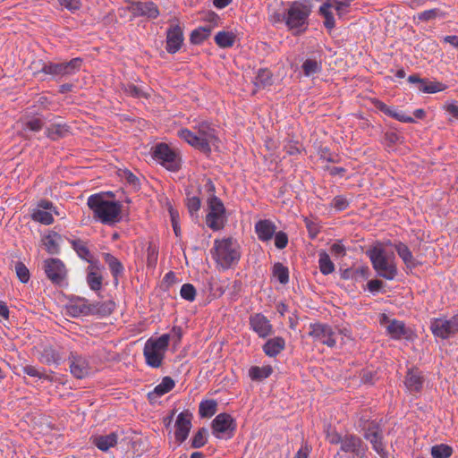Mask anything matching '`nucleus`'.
I'll list each match as a JSON object with an SVG mask.
<instances>
[{
  "instance_id": "nucleus-57",
  "label": "nucleus",
  "mask_w": 458,
  "mask_h": 458,
  "mask_svg": "<svg viewBox=\"0 0 458 458\" xmlns=\"http://www.w3.org/2000/svg\"><path fill=\"white\" fill-rule=\"evenodd\" d=\"M196 289L191 284H184L181 287V297L188 301H193L196 298Z\"/></svg>"
},
{
  "instance_id": "nucleus-14",
  "label": "nucleus",
  "mask_w": 458,
  "mask_h": 458,
  "mask_svg": "<svg viewBox=\"0 0 458 458\" xmlns=\"http://www.w3.org/2000/svg\"><path fill=\"white\" fill-rule=\"evenodd\" d=\"M64 352L61 346L46 345L40 352L39 360L46 365L59 366L64 361Z\"/></svg>"
},
{
  "instance_id": "nucleus-23",
  "label": "nucleus",
  "mask_w": 458,
  "mask_h": 458,
  "mask_svg": "<svg viewBox=\"0 0 458 458\" xmlns=\"http://www.w3.org/2000/svg\"><path fill=\"white\" fill-rule=\"evenodd\" d=\"M374 106L384 113L385 114L393 117L400 122L403 123H414V119L411 116H408L403 113H399L395 110H393L390 106L386 105L384 102L380 100L374 101Z\"/></svg>"
},
{
  "instance_id": "nucleus-43",
  "label": "nucleus",
  "mask_w": 458,
  "mask_h": 458,
  "mask_svg": "<svg viewBox=\"0 0 458 458\" xmlns=\"http://www.w3.org/2000/svg\"><path fill=\"white\" fill-rule=\"evenodd\" d=\"M207 225L214 231H218L224 227V216L209 212L206 216Z\"/></svg>"
},
{
  "instance_id": "nucleus-26",
  "label": "nucleus",
  "mask_w": 458,
  "mask_h": 458,
  "mask_svg": "<svg viewBox=\"0 0 458 458\" xmlns=\"http://www.w3.org/2000/svg\"><path fill=\"white\" fill-rule=\"evenodd\" d=\"M364 438L372 445L373 450L381 457V458H389L388 452L386 449V445L384 443V436L383 434H372L364 436Z\"/></svg>"
},
{
  "instance_id": "nucleus-28",
  "label": "nucleus",
  "mask_w": 458,
  "mask_h": 458,
  "mask_svg": "<svg viewBox=\"0 0 458 458\" xmlns=\"http://www.w3.org/2000/svg\"><path fill=\"white\" fill-rule=\"evenodd\" d=\"M70 127L65 123H53L46 129V136L52 140H58L69 133Z\"/></svg>"
},
{
  "instance_id": "nucleus-25",
  "label": "nucleus",
  "mask_w": 458,
  "mask_h": 458,
  "mask_svg": "<svg viewBox=\"0 0 458 458\" xmlns=\"http://www.w3.org/2000/svg\"><path fill=\"white\" fill-rule=\"evenodd\" d=\"M62 241V236L55 231H51L47 235H45L42 239L43 244L46 247L47 251L51 254H58L60 252L59 243Z\"/></svg>"
},
{
  "instance_id": "nucleus-44",
  "label": "nucleus",
  "mask_w": 458,
  "mask_h": 458,
  "mask_svg": "<svg viewBox=\"0 0 458 458\" xmlns=\"http://www.w3.org/2000/svg\"><path fill=\"white\" fill-rule=\"evenodd\" d=\"M319 269L323 275H329L335 270V265L331 261L329 255L323 251L319 254Z\"/></svg>"
},
{
  "instance_id": "nucleus-24",
  "label": "nucleus",
  "mask_w": 458,
  "mask_h": 458,
  "mask_svg": "<svg viewBox=\"0 0 458 458\" xmlns=\"http://www.w3.org/2000/svg\"><path fill=\"white\" fill-rule=\"evenodd\" d=\"M285 347V341L281 336L271 338L263 345L264 352L269 357H276Z\"/></svg>"
},
{
  "instance_id": "nucleus-60",
  "label": "nucleus",
  "mask_w": 458,
  "mask_h": 458,
  "mask_svg": "<svg viewBox=\"0 0 458 458\" xmlns=\"http://www.w3.org/2000/svg\"><path fill=\"white\" fill-rule=\"evenodd\" d=\"M191 146L205 154H209L211 152L210 142L208 141V139H205L198 134Z\"/></svg>"
},
{
  "instance_id": "nucleus-40",
  "label": "nucleus",
  "mask_w": 458,
  "mask_h": 458,
  "mask_svg": "<svg viewBox=\"0 0 458 458\" xmlns=\"http://www.w3.org/2000/svg\"><path fill=\"white\" fill-rule=\"evenodd\" d=\"M273 276L282 284H286L289 282V270L288 267L284 266L280 262H276L273 266L272 269Z\"/></svg>"
},
{
  "instance_id": "nucleus-38",
  "label": "nucleus",
  "mask_w": 458,
  "mask_h": 458,
  "mask_svg": "<svg viewBox=\"0 0 458 458\" xmlns=\"http://www.w3.org/2000/svg\"><path fill=\"white\" fill-rule=\"evenodd\" d=\"M210 33L211 27H199L191 31L190 36L191 43L199 45L210 36Z\"/></svg>"
},
{
  "instance_id": "nucleus-7",
  "label": "nucleus",
  "mask_w": 458,
  "mask_h": 458,
  "mask_svg": "<svg viewBox=\"0 0 458 458\" xmlns=\"http://www.w3.org/2000/svg\"><path fill=\"white\" fill-rule=\"evenodd\" d=\"M310 12V7L307 4L298 1L293 2L287 11L285 24L290 30L300 29L307 24Z\"/></svg>"
},
{
  "instance_id": "nucleus-22",
  "label": "nucleus",
  "mask_w": 458,
  "mask_h": 458,
  "mask_svg": "<svg viewBox=\"0 0 458 458\" xmlns=\"http://www.w3.org/2000/svg\"><path fill=\"white\" fill-rule=\"evenodd\" d=\"M175 384L172 377H165L162 379V382L158 384L152 392H149L148 394V398L149 402H154L155 399L158 396H162L168 392H170L174 387Z\"/></svg>"
},
{
  "instance_id": "nucleus-55",
  "label": "nucleus",
  "mask_w": 458,
  "mask_h": 458,
  "mask_svg": "<svg viewBox=\"0 0 458 458\" xmlns=\"http://www.w3.org/2000/svg\"><path fill=\"white\" fill-rule=\"evenodd\" d=\"M158 250L156 245L149 242L147 249V266L148 267H155L157 263Z\"/></svg>"
},
{
  "instance_id": "nucleus-4",
  "label": "nucleus",
  "mask_w": 458,
  "mask_h": 458,
  "mask_svg": "<svg viewBox=\"0 0 458 458\" xmlns=\"http://www.w3.org/2000/svg\"><path fill=\"white\" fill-rule=\"evenodd\" d=\"M368 254L373 268L379 276L387 280H392L395 277L397 268L394 264L389 261V257L382 248L374 247L369 250Z\"/></svg>"
},
{
  "instance_id": "nucleus-64",
  "label": "nucleus",
  "mask_w": 458,
  "mask_h": 458,
  "mask_svg": "<svg viewBox=\"0 0 458 458\" xmlns=\"http://www.w3.org/2000/svg\"><path fill=\"white\" fill-rule=\"evenodd\" d=\"M330 253L336 259L343 258L346 255L345 247L341 242H334L330 247Z\"/></svg>"
},
{
  "instance_id": "nucleus-11",
  "label": "nucleus",
  "mask_w": 458,
  "mask_h": 458,
  "mask_svg": "<svg viewBox=\"0 0 458 458\" xmlns=\"http://www.w3.org/2000/svg\"><path fill=\"white\" fill-rule=\"evenodd\" d=\"M368 447L363 440L353 434H346L341 445V451L344 453H352L353 455L364 458L366 456Z\"/></svg>"
},
{
  "instance_id": "nucleus-56",
  "label": "nucleus",
  "mask_w": 458,
  "mask_h": 458,
  "mask_svg": "<svg viewBox=\"0 0 458 458\" xmlns=\"http://www.w3.org/2000/svg\"><path fill=\"white\" fill-rule=\"evenodd\" d=\"M186 206L191 216H194L200 208V199L197 196L190 197V193L188 192Z\"/></svg>"
},
{
  "instance_id": "nucleus-36",
  "label": "nucleus",
  "mask_w": 458,
  "mask_h": 458,
  "mask_svg": "<svg viewBox=\"0 0 458 458\" xmlns=\"http://www.w3.org/2000/svg\"><path fill=\"white\" fill-rule=\"evenodd\" d=\"M387 333L395 339H400L406 335L403 322L393 319L386 327Z\"/></svg>"
},
{
  "instance_id": "nucleus-30",
  "label": "nucleus",
  "mask_w": 458,
  "mask_h": 458,
  "mask_svg": "<svg viewBox=\"0 0 458 458\" xmlns=\"http://www.w3.org/2000/svg\"><path fill=\"white\" fill-rule=\"evenodd\" d=\"M394 249H395L397 254L399 255V257L403 259V263L408 267H416V263H415L413 255L405 243H403L402 242H398L394 243Z\"/></svg>"
},
{
  "instance_id": "nucleus-46",
  "label": "nucleus",
  "mask_w": 458,
  "mask_h": 458,
  "mask_svg": "<svg viewBox=\"0 0 458 458\" xmlns=\"http://www.w3.org/2000/svg\"><path fill=\"white\" fill-rule=\"evenodd\" d=\"M102 276L91 268L87 275V283L91 290L98 291L102 286Z\"/></svg>"
},
{
  "instance_id": "nucleus-10",
  "label": "nucleus",
  "mask_w": 458,
  "mask_h": 458,
  "mask_svg": "<svg viewBox=\"0 0 458 458\" xmlns=\"http://www.w3.org/2000/svg\"><path fill=\"white\" fill-rule=\"evenodd\" d=\"M44 271L47 278L55 284H62L67 276L64 262L59 259H47L44 261Z\"/></svg>"
},
{
  "instance_id": "nucleus-45",
  "label": "nucleus",
  "mask_w": 458,
  "mask_h": 458,
  "mask_svg": "<svg viewBox=\"0 0 458 458\" xmlns=\"http://www.w3.org/2000/svg\"><path fill=\"white\" fill-rule=\"evenodd\" d=\"M453 454V449L447 445H437L431 448L433 458H449Z\"/></svg>"
},
{
  "instance_id": "nucleus-6",
  "label": "nucleus",
  "mask_w": 458,
  "mask_h": 458,
  "mask_svg": "<svg viewBox=\"0 0 458 458\" xmlns=\"http://www.w3.org/2000/svg\"><path fill=\"white\" fill-rule=\"evenodd\" d=\"M82 62L81 58L76 57L64 63L43 64L39 72L52 76L72 75L80 71Z\"/></svg>"
},
{
  "instance_id": "nucleus-31",
  "label": "nucleus",
  "mask_w": 458,
  "mask_h": 458,
  "mask_svg": "<svg viewBox=\"0 0 458 458\" xmlns=\"http://www.w3.org/2000/svg\"><path fill=\"white\" fill-rule=\"evenodd\" d=\"M91 304V315H98L101 317L109 316L115 308L114 301L108 300L103 302H95Z\"/></svg>"
},
{
  "instance_id": "nucleus-16",
  "label": "nucleus",
  "mask_w": 458,
  "mask_h": 458,
  "mask_svg": "<svg viewBox=\"0 0 458 458\" xmlns=\"http://www.w3.org/2000/svg\"><path fill=\"white\" fill-rule=\"evenodd\" d=\"M235 422L233 417L228 413L218 414L212 421L213 433L220 437V433H233L235 429Z\"/></svg>"
},
{
  "instance_id": "nucleus-52",
  "label": "nucleus",
  "mask_w": 458,
  "mask_h": 458,
  "mask_svg": "<svg viewBox=\"0 0 458 458\" xmlns=\"http://www.w3.org/2000/svg\"><path fill=\"white\" fill-rule=\"evenodd\" d=\"M22 371L30 377H35L38 378L46 379L49 382L54 381V377L51 375L46 374L44 372H40L34 366L31 365H26L22 368Z\"/></svg>"
},
{
  "instance_id": "nucleus-8",
  "label": "nucleus",
  "mask_w": 458,
  "mask_h": 458,
  "mask_svg": "<svg viewBox=\"0 0 458 458\" xmlns=\"http://www.w3.org/2000/svg\"><path fill=\"white\" fill-rule=\"evenodd\" d=\"M184 41L183 29L178 20H171L170 26L166 30V47L165 49L169 54L178 52Z\"/></svg>"
},
{
  "instance_id": "nucleus-49",
  "label": "nucleus",
  "mask_w": 458,
  "mask_h": 458,
  "mask_svg": "<svg viewBox=\"0 0 458 458\" xmlns=\"http://www.w3.org/2000/svg\"><path fill=\"white\" fill-rule=\"evenodd\" d=\"M445 17V13L437 8L430 9L418 13V19L422 21H428L437 18Z\"/></svg>"
},
{
  "instance_id": "nucleus-48",
  "label": "nucleus",
  "mask_w": 458,
  "mask_h": 458,
  "mask_svg": "<svg viewBox=\"0 0 458 458\" xmlns=\"http://www.w3.org/2000/svg\"><path fill=\"white\" fill-rule=\"evenodd\" d=\"M445 85L438 81H428L426 79V82L422 87H419V90L424 93H437L445 89Z\"/></svg>"
},
{
  "instance_id": "nucleus-61",
  "label": "nucleus",
  "mask_w": 458,
  "mask_h": 458,
  "mask_svg": "<svg viewBox=\"0 0 458 458\" xmlns=\"http://www.w3.org/2000/svg\"><path fill=\"white\" fill-rule=\"evenodd\" d=\"M363 437L367 435H372V434H383V429L380 425V423L377 420H371L369 425L366 426V428L363 430Z\"/></svg>"
},
{
  "instance_id": "nucleus-5",
  "label": "nucleus",
  "mask_w": 458,
  "mask_h": 458,
  "mask_svg": "<svg viewBox=\"0 0 458 458\" xmlns=\"http://www.w3.org/2000/svg\"><path fill=\"white\" fill-rule=\"evenodd\" d=\"M153 158L158 161L164 167L172 172L181 169V157L166 143H157L151 148Z\"/></svg>"
},
{
  "instance_id": "nucleus-59",
  "label": "nucleus",
  "mask_w": 458,
  "mask_h": 458,
  "mask_svg": "<svg viewBox=\"0 0 458 458\" xmlns=\"http://www.w3.org/2000/svg\"><path fill=\"white\" fill-rule=\"evenodd\" d=\"M15 272L19 280L25 284L30 280V275L27 267L21 261L15 264Z\"/></svg>"
},
{
  "instance_id": "nucleus-63",
  "label": "nucleus",
  "mask_w": 458,
  "mask_h": 458,
  "mask_svg": "<svg viewBox=\"0 0 458 458\" xmlns=\"http://www.w3.org/2000/svg\"><path fill=\"white\" fill-rule=\"evenodd\" d=\"M327 440L332 445H338L343 443L344 437H342L338 432L335 429L327 428L326 434Z\"/></svg>"
},
{
  "instance_id": "nucleus-32",
  "label": "nucleus",
  "mask_w": 458,
  "mask_h": 458,
  "mask_svg": "<svg viewBox=\"0 0 458 458\" xmlns=\"http://www.w3.org/2000/svg\"><path fill=\"white\" fill-rule=\"evenodd\" d=\"M431 328L435 335L443 339H446L450 336V335L454 334L453 329L451 328V324H449V319L436 320L432 324Z\"/></svg>"
},
{
  "instance_id": "nucleus-20",
  "label": "nucleus",
  "mask_w": 458,
  "mask_h": 458,
  "mask_svg": "<svg viewBox=\"0 0 458 458\" xmlns=\"http://www.w3.org/2000/svg\"><path fill=\"white\" fill-rule=\"evenodd\" d=\"M103 259H104L105 262L107 264V266L110 269V272L114 277V284L115 285H117L118 281H119V279H118L119 276H123V270H124L123 265L118 259H116L114 256H113L110 253H104Z\"/></svg>"
},
{
  "instance_id": "nucleus-53",
  "label": "nucleus",
  "mask_w": 458,
  "mask_h": 458,
  "mask_svg": "<svg viewBox=\"0 0 458 458\" xmlns=\"http://www.w3.org/2000/svg\"><path fill=\"white\" fill-rule=\"evenodd\" d=\"M32 219L47 225H51L54 222V218L51 213L39 209L34 211L32 214Z\"/></svg>"
},
{
  "instance_id": "nucleus-34",
  "label": "nucleus",
  "mask_w": 458,
  "mask_h": 458,
  "mask_svg": "<svg viewBox=\"0 0 458 458\" xmlns=\"http://www.w3.org/2000/svg\"><path fill=\"white\" fill-rule=\"evenodd\" d=\"M236 36L232 31H219L215 36L216 44L221 48H227L233 46Z\"/></svg>"
},
{
  "instance_id": "nucleus-12",
  "label": "nucleus",
  "mask_w": 458,
  "mask_h": 458,
  "mask_svg": "<svg viewBox=\"0 0 458 458\" xmlns=\"http://www.w3.org/2000/svg\"><path fill=\"white\" fill-rule=\"evenodd\" d=\"M71 374L81 379L89 374L90 367L87 359L75 352H71L68 357Z\"/></svg>"
},
{
  "instance_id": "nucleus-62",
  "label": "nucleus",
  "mask_w": 458,
  "mask_h": 458,
  "mask_svg": "<svg viewBox=\"0 0 458 458\" xmlns=\"http://www.w3.org/2000/svg\"><path fill=\"white\" fill-rule=\"evenodd\" d=\"M275 235V245L277 249L283 250L288 244V235L286 233L280 231L276 232Z\"/></svg>"
},
{
  "instance_id": "nucleus-9",
  "label": "nucleus",
  "mask_w": 458,
  "mask_h": 458,
  "mask_svg": "<svg viewBox=\"0 0 458 458\" xmlns=\"http://www.w3.org/2000/svg\"><path fill=\"white\" fill-rule=\"evenodd\" d=\"M309 335L323 344L333 348L336 344L335 332L331 326L323 323H312L310 325Z\"/></svg>"
},
{
  "instance_id": "nucleus-37",
  "label": "nucleus",
  "mask_w": 458,
  "mask_h": 458,
  "mask_svg": "<svg viewBox=\"0 0 458 458\" xmlns=\"http://www.w3.org/2000/svg\"><path fill=\"white\" fill-rule=\"evenodd\" d=\"M216 410L217 403L213 399L205 400L199 403V412L201 418L212 417L216 412Z\"/></svg>"
},
{
  "instance_id": "nucleus-51",
  "label": "nucleus",
  "mask_w": 458,
  "mask_h": 458,
  "mask_svg": "<svg viewBox=\"0 0 458 458\" xmlns=\"http://www.w3.org/2000/svg\"><path fill=\"white\" fill-rule=\"evenodd\" d=\"M122 89L124 93L133 98H148V95L142 91L141 89L132 83L123 84Z\"/></svg>"
},
{
  "instance_id": "nucleus-50",
  "label": "nucleus",
  "mask_w": 458,
  "mask_h": 458,
  "mask_svg": "<svg viewBox=\"0 0 458 458\" xmlns=\"http://www.w3.org/2000/svg\"><path fill=\"white\" fill-rule=\"evenodd\" d=\"M208 205L210 209L209 212L225 215V208L222 200L217 197H208Z\"/></svg>"
},
{
  "instance_id": "nucleus-1",
  "label": "nucleus",
  "mask_w": 458,
  "mask_h": 458,
  "mask_svg": "<svg viewBox=\"0 0 458 458\" xmlns=\"http://www.w3.org/2000/svg\"><path fill=\"white\" fill-rule=\"evenodd\" d=\"M88 206L93 211L94 217L105 225H111L119 221L122 205L117 201H110L100 194L89 197Z\"/></svg>"
},
{
  "instance_id": "nucleus-15",
  "label": "nucleus",
  "mask_w": 458,
  "mask_h": 458,
  "mask_svg": "<svg viewBox=\"0 0 458 458\" xmlns=\"http://www.w3.org/2000/svg\"><path fill=\"white\" fill-rule=\"evenodd\" d=\"M133 17L146 16L149 19H156L159 15V10L153 2H132L128 7Z\"/></svg>"
},
{
  "instance_id": "nucleus-18",
  "label": "nucleus",
  "mask_w": 458,
  "mask_h": 458,
  "mask_svg": "<svg viewBox=\"0 0 458 458\" xmlns=\"http://www.w3.org/2000/svg\"><path fill=\"white\" fill-rule=\"evenodd\" d=\"M404 384L409 391L420 392L424 384V377L418 368L409 369L405 377Z\"/></svg>"
},
{
  "instance_id": "nucleus-13",
  "label": "nucleus",
  "mask_w": 458,
  "mask_h": 458,
  "mask_svg": "<svg viewBox=\"0 0 458 458\" xmlns=\"http://www.w3.org/2000/svg\"><path fill=\"white\" fill-rule=\"evenodd\" d=\"M192 414L190 411L185 410L179 413L175 421L174 437L179 444L183 443L191 428Z\"/></svg>"
},
{
  "instance_id": "nucleus-41",
  "label": "nucleus",
  "mask_w": 458,
  "mask_h": 458,
  "mask_svg": "<svg viewBox=\"0 0 458 458\" xmlns=\"http://www.w3.org/2000/svg\"><path fill=\"white\" fill-rule=\"evenodd\" d=\"M273 373V369L271 366H264V367H251L250 369V377L252 380H262L267 378Z\"/></svg>"
},
{
  "instance_id": "nucleus-2",
  "label": "nucleus",
  "mask_w": 458,
  "mask_h": 458,
  "mask_svg": "<svg viewBox=\"0 0 458 458\" xmlns=\"http://www.w3.org/2000/svg\"><path fill=\"white\" fill-rule=\"evenodd\" d=\"M214 259L224 269L236 264L241 259L240 246L233 238L216 240L214 242Z\"/></svg>"
},
{
  "instance_id": "nucleus-39",
  "label": "nucleus",
  "mask_w": 458,
  "mask_h": 458,
  "mask_svg": "<svg viewBox=\"0 0 458 458\" xmlns=\"http://www.w3.org/2000/svg\"><path fill=\"white\" fill-rule=\"evenodd\" d=\"M254 84L259 89L272 85V72L267 69H259Z\"/></svg>"
},
{
  "instance_id": "nucleus-27",
  "label": "nucleus",
  "mask_w": 458,
  "mask_h": 458,
  "mask_svg": "<svg viewBox=\"0 0 458 458\" xmlns=\"http://www.w3.org/2000/svg\"><path fill=\"white\" fill-rule=\"evenodd\" d=\"M369 267H361L359 268H346L341 273V277L344 280H352L354 282H362L369 276Z\"/></svg>"
},
{
  "instance_id": "nucleus-21",
  "label": "nucleus",
  "mask_w": 458,
  "mask_h": 458,
  "mask_svg": "<svg viewBox=\"0 0 458 458\" xmlns=\"http://www.w3.org/2000/svg\"><path fill=\"white\" fill-rule=\"evenodd\" d=\"M118 435L112 432L105 436H96L92 437V444L95 445L99 450L106 452L110 447L117 444Z\"/></svg>"
},
{
  "instance_id": "nucleus-54",
  "label": "nucleus",
  "mask_w": 458,
  "mask_h": 458,
  "mask_svg": "<svg viewBox=\"0 0 458 458\" xmlns=\"http://www.w3.org/2000/svg\"><path fill=\"white\" fill-rule=\"evenodd\" d=\"M198 135L208 139V141L210 143L216 140L215 136V130L207 123H202L199 125Z\"/></svg>"
},
{
  "instance_id": "nucleus-35",
  "label": "nucleus",
  "mask_w": 458,
  "mask_h": 458,
  "mask_svg": "<svg viewBox=\"0 0 458 458\" xmlns=\"http://www.w3.org/2000/svg\"><path fill=\"white\" fill-rule=\"evenodd\" d=\"M69 312L74 317L80 315H91V304L89 303L88 300L86 299H80L77 303L72 304L69 307Z\"/></svg>"
},
{
  "instance_id": "nucleus-29",
  "label": "nucleus",
  "mask_w": 458,
  "mask_h": 458,
  "mask_svg": "<svg viewBox=\"0 0 458 458\" xmlns=\"http://www.w3.org/2000/svg\"><path fill=\"white\" fill-rule=\"evenodd\" d=\"M334 4L331 2V0H327L322 4V5L319 7L318 13L324 17V26L331 30L335 26V21L334 18V14L331 12V9L333 8Z\"/></svg>"
},
{
  "instance_id": "nucleus-47",
  "label": "nucleus",
  "mask_w": 458,
  "mask_h": 458,
  "mask_svg": "<svg viewBox=\"0 0 458 458\" xmlns=\"http://www.w3.org/2000/svg\"><path fill=\"white\" fill-rule=\"evenodd\" d=\"M208 430L206 428H200L191 439V446L192 448H200L207 443Z\"/></svg>"
},
{
  "instance_id": "nucleus-3",
  "label": "nucleus",
  "mask_w": 458,
  "mask_h": 458,
  "mask_svg": "<svg viewBox=\"0 0 458 458\" xmlns=\"http://www.w3.org/2000/svg\"><path fill=\"white\" fill-rule=\"evenodd\" d=\"M170 335H162L157 338H149L144 346L146 363L152 368H159L168 349Z\"/></svg>"
},
{
  "instance_id": "nucleus-42",
  "label": "nucleus",
  "mask_w": 458,
  "mask_h": 458,
  "mask_svg": "<svg viewBox=\"0 0 458 458\" xmlns=\"http://www.w3.org/2000/svg\"><path fill=\"white\" fill-rule=\"evenodd\" d=\"M303 73L305 76H311L315 73H318L321 72V63H318L315 59L309 58L304 61L301 65Z\"/></svg>"
},
{
  "instance_id": "nucleus-17",
  "label": "nucleus",
  "mask_w": 458,
  "mask_h": 458,
  "mask_svg": "<svg viewBox=\"0 0 458 458\" xmlns=\"http://www.w3.org/2000/svg\"><path fill=\"white\" fill-rule=\"evenodd\" d=\"M250 324L259 337L265 338L272 333V325L269 320L260 313L251 316Z\"/></svg>"
},
{
  "instance_id": "nucleus-19",
  "label": "nucleus",
  "mask_w": 458,
  "mask_h": 458,
  "mask_svg": "<svg viewBox=\"0 0 458 458\" xmlns=\"http://www.w3.org/2000/svg\"><path fill=\"white\" fill-rule=\"evenodd\" d=\"M276 225L267 219L259 220L255 225V232L258 238L262 242L271 240L276 233Z\"/></svg>"
},
{
  "instance_id": "nucleus-58",
  "label": "nucleus",
  "mask_w": 458,
  "mask_h": 458,
  "mask_svg": "<svg viewBox=\"0 0 458 458\" xmlns=\"http://www.w3.org/2000/svg\"><path fill=\"white\" fill-rule=\"evenodd\" d=\"M44 122L39 117H31L24 123V130H30L34 132H38L42 130Z\"/></svg>"
},
{
  "instance_id": "nucleus-33",
  "label": "nucleus",
  "mask_w": 458,
  "mask_h": 458,
  "mask_svg": "<svg viewBox=\"0 0 458 458\" xmlns=\"http://www.w3.org/2000/svg\"><path fill=\"white\" fill-rule=\"evenodd\" d=\"M71 244L81 259L88 261L89 263L92 262V255L86 242L81 239H74L71 241Z\"/></svg>"
}]
</instances>
